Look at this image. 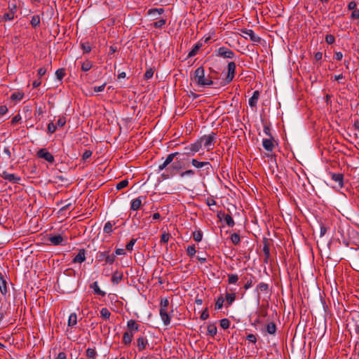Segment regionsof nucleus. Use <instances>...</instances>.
Listing matches in <instances>:
<instances>
[{"instance_id": "nucleus-1", "label": "nucleus", "mask_w": 359, "mask_h": 359, "mask_svg": "<svg viewBox=\"0 0 359 359\" xmlns=\"http://www.w3.org/2000/svg\"><path fill=\"white\" fill-rule=\"evenodd\" d=\"M194 80L197 85L201 86L213 84V81L210 78H205V70L203 67H200L195 70Z\"/></svg>"}, {"instance_id": "nucleus-2", "label": "nucleus", "mask_w": 359, "mask_h": 359, "mask_svg": "<svg viewBox=\"0 0 359 359\" xmlns=\"http://www.w3.org/2000/svg\"><path fill=\"white\" fill-rule=\"evenodd\" d=\"M215 139L216 134L214 133H211L208 135H203L197 141L198 142H200L201 147L203 146L204 148L209 151L214 148Z\"/></svg>"}, {"instance_id": "nucleus-3", "label": "nucleus", "mask_w": 359, "mask_h": 359, "mask_svg": "<svg viewBox=\"0 0 359 359\" xmlns=\"http://www.w3.org/2000/svg\"><path fill=\"white\" fill-rule=\"evenodd\" d=\"M236 72V64L234 62H230L228 63V72L227 75L223 82V86L229 83L235 76Z\"/></svg>"}, {"instance_id": "nucleus-4", "label": "nucleus", "mask_w": 359, "mask_h": 359, "mask_svg": "<svg viewBox=\"0 0 359 359\" xmlns=\"http://www.w3.org/2000/svg\"><path fill=\"white\" fill-rule=\"evenodd\" d=\"M216 55L223 58L232 59L234 57L235 53L231 49L222 46L217 50Z\"/></svg>"}, {"instance_id": "nucleus-5", "label": "nucleus", "mask_w": 359, "mask_h": 359, "mask_svg": "<svg viewBox=\"0 0 359 359\" xmlns=\"http://www.w3.org/2000/svg\"><path fill=\"white\" fill-rule=\"evenodd\" d=\"M37 156L53 163L55 161L53 156L46 149H41L37 152Z\"/></svg>"}, {"instance_id": "nucleus-6", "label": "nucleus", "mask_w": 359, "mask_h": 359, "mask_svg": "<svg viewBox=\"0 0 359 359\" xmlns=\"http://www.w3.org/2000/svg\"><path fill=\"white\" fill-rule=\"evenodd\" d=\"M0 176L11 182L18 184L20 181V177L14 174L8 173L6 171H3Z\"/></svg>"}, {"instance_id": "nucleus-7", "label": "nucleus", "mask_w": 359, "mask_h": 359, "mask_svg": "<svg viewBox=\"0 0 359 359\" xmlns=\"http://www.w3.org/2000/svg\"><path fill=\"white\" fill-rule=\"evenodd\" d=\"M201 149V147L200 142L196 141L194 144H191L190 146L185 147V150L187 151L185 154L189 156L194 155L195 153L199 151Z\"/></svg>"}, {"instance_id": "nucleus-8", "label": "nucleus", "mask_w": 359, "mask_h": 359, "mask_svg": "<svg viewBox=\"0 0 359 359\" xmlns=\"http://www.w3.org/2000/svg\"><path fill=\"white\" fill-rule=\"evenodd\" d=\"M179 154L178 152H175V153H172V154H170L169 155H168L166 159L165 160V161L158 165V170H164L169 164H170L172 161L174 160V158Z\"/></svg>"}, {"instance_id": "nucleus-9", "label": "nucleus", "mask_w": 359, "mask_h": 359, "mask_svg": "<svg viewBox=\"0 0 359 359\" xmlns=\"http://www.w3.org/2000/svg\"><path fill=\"white\" fill-rule=\"evenodd\" d=\"M191 164L194 167L196 168H205L206 170H209L212 168L211 164L208 161H198L196 159L191 160Z\"/></svg>"}, {"instance_id": "nucleus-10", "label": "nucleus", "mask_w": 359, "mask_h": 359, "mask_svg": "<svg viewBox=\"0 0 359 359\" xmlns=\"http://www.w3.org/2000/svg\"><path fill=\"white\" fill-rule=\"evenodd\" d=\"M242 32L245 35V38L248 36L250 39V40L253 42L258 43L261 41V38L257 36L252 29H245L242 30Z\"/></svg>"}, {"instance_id": "nucleus-11", "label": "nucleus", "mask_w": 359, "mask_h": 359, "mask_svg": "<svg viewBox=\"0 0 359 359\" xmlns=\"http://www.w3.org/2000/svg\"><path fill=\"white\" fill-rule=\"evenodd\" d=\"M274 140L273 137H271L269 139H264L262 145L263 147L268 151H272L274 148Z\"/></svg>"}, {"instance_id": "nucleus-12", "label": "nucleus", "mask_w": 359, "mask_h": 359, "mask_svg": "<svg viewBox=\"0 0 359 359\" xmlns=\"http://www.w3.org/2000/svg\"><path fill=\"white\" fill-rule=\"evenodd\" d=\"M159 313L163 324L165 325H168L170 323V316L168 314V311L163 309H160Z\"/></svg>"}, {"instance_id": "nucleus-13", "label": "nucleus", "mask_w": 359, "mask_h": 359, "mask_svg": "<svg viewBox=\"0 0 359 359\" xmlns=\"http://www.w3.org/2000/svg\"><path fill=\"white\" fill-rule=\"evenodd\" d=\"M218 217H219L220 219H224L229 226L232 227L234 226L235 223L231 215L219 212L218 214Z\"/></svg>"}, {"instance_id": "nucleus-14", "label": "nucleus", "mask_w": 359, "mask_h": 359, "mask_svg": "<svg viewBox=\"0 0 359 359\" xmlns=\"http://www.w3.org/2000/svg\"><path fill=\"white\" fill-rule=\"evenodd\" d=\"M259 97V92L258 90L254 91L252 96L249 100V105L252 107H255Z\"/></svg>"}, {"instance_id": "nucleus-15", "label": "nucleus", "mask_w": 359, "mask_h": 359, "mask_svg": "<svg viewBox=\"0 0 359 359\" xmlns=\"http://www.w3.org/2000/svg\"><path fill=\"white\" fill-rule=\"evenodd\" d=\"M123 273L121 271H116L111 277V281L114 284H118L119 282L123 279Z\"/></svg>"}, {"instance_id": "nucleus-16", "label": "nucleus", "mask_w": 359, "mask_h": 359, "mask_svg": "<svg viewBox=\"0 0 359 359\" xmlns=\"http://www.w3.org/2000/svg\"><path fill=\"white\" fill-rule=\"evenodd\" d=\"M137 342L139 351H142L143 350H144L148 344L147 339L143 337H139L137 340Z\"/></svg>"}, {"instance_id": "nucleus-17", "label": "nucleus", "mask_w": 359, "mask_h": 359, "mask_svg": "<svg viewBox=\"0 0 359 359\" xmlns=\"http://www.w3.org/2000/svg\"><path fill=\"white\" fill-rule=\"evenodd\" d=\"M90 287L93 290L94 293L97 295H100L102 297H104L106 294V292L101 290L99 287L98 283L97 281L93 282L90 285Z\"/></svg>"}, {"instance_id": "nucleus-18", "label": "nucleus", "mask_w": 359, "mask_h": 359, "mask_svg": "<svg viewBox=\"0 0 359 359\" xmlns=\"http://www.w3.org/2000/svg\"><path fill=\"white\" fill-rule=\"evenodd\" d=\"M351 259L353 265L359 271V248L353 252Z\"/></svg>"}, {"instance_id": "nucleus-19", "label": "nucleus", "mask_w": 359, "mask_h": 359, "mask_svg": "<svg viewBox=\"0 0 359 359\" xmlns=\"http://www.w3.org/2000/svg\"><path fill=\"white\" fill-rule=\"evenodd\" d=\"M0 291L3 295L7 293L6 280L4 276L0 273Z\"/></svg>"}, {"instance_id": "nucleus-20", "label": "nucleus", "mask_w": 359, "mask_h": 359, "mask_svg": "<svg viewBox=\"0 0 359 359\" xmlns=\"http://www.w3.org/2000/svg\"><path fill=\"white\" fill-rule=\"evenodd\" d=\"M86 259L85 250H80L77 255L74 258L73 262L74 263H82Z\"/></svg>"}, {"instance_id": "nucleus-21", "label": "nucleus", "mask_w": 359, "mask_h": 359, "mask_svg": "<svg viewBox=\"0 0 359 359\" xmlns=\"http://www.w3.org/2000/svg\"><path fill=\"white\" fill-rule=\"evenodd\" d=\"M332 179L338 183V185L340 188L343 187V180L344 176L341 173H334L332 176Z\"/></svg>"}, {"instance_id": "nucleus-22", "label": "nucleus", "mask_w": 359, "mask_h": 359, "mask_svg": "<svg viewBox=\"0 0 359 359\" xmlns=\"http://www.w3.org/2000/svg\"><path fill=\"white\" fill-rule=\"evenodd\" d=\"M49 241L54 245H58L62 243L63 241V238L60 235H56L53 236H50L49 238Z\"/></svg>"}, {"instance_id": "nucleus-23", "label": "nucleus", "mask_w": 359, "mask_h": 359, "mask_svg": "<svg viewBox=\"0 0 359 359\" xmlns=\"http://www.w3.org/2000/svg\"><path fill=\"white\" fill-rule=\"evenodd\" d=\"M133 337V332H126L123 336V342L126 345H129V344H130V343L132 341Z\"/></svg>"}, {"instance_id": "nucleus-24", "label": "nucleus", "mask_w": 359, "mask_h": 359, "mask_svg": "<svg viewBox=\"0 0 359 359\" xmlns=\"http://www.w3.org/2000/svg\"><path fill=\"white\" fill-rule=\"evenodd\" d=\"M127 327L129 330L128 332H133V331H137L139 330V325L134 320H128Z\"/></svg>"}, {"instance_id": "nucleus-25", "label": "nucleus", "mask_w": 359, "mask_h": 359, "mask_svg": "<svg viewBox=\"0 0 359 359\" xmlns=\"http://www.w3.org/2000/svg\"><path fill=\"white\" fill-rule=\"evenodd\" d=\"M164 13V9L162 8H151L148 11V15H151L153 17H156V15H161Z\"/></svg>"}, {"instance_id": "nucleus-26", "label": "nucleus", "mask_w": 359, "mask_h": 359, "mask_svg": "<svg viewBox=\"0 0 359 359\" xmlns=\"http://www.w3.org/2000/svg\"><path fill=\"white\" fill-rule=\"evenodd\" d=\"M142 205V200L140 198H137L131 202V209L133 210H137Z\"/></svg>"}, {"instance_id": "nucleus-27", "label": "nucleus", "mask_w": 359, "mask_h": 359, "mask_svg": "<svg viewBox=\"0 0 359 359\" xmlns=\"http://www.w3.org/2000/svg\"><path fill=\"white\" fill-rule=\"evenodd\" d=\"M202 43H196L194 48L191 49V50L188 54V57H192L195 56L198 51V50L201 48Z\"/></svg>"}, {"instance_id": "nucleus-28", "label": "nucleus", "mask_w": 359, "mask_h": 359, "mask_svg": "<svg viewBox=\"0 0 359 359\" xmlns=\"http://www.w3.org/2000/svg\"><path fill=\"white\" fill-rule=\"evenodd\" d=\"M77 323V316L76 313H72L68 319V326L72 327L76 325Z\"/></svg>"}, {"instance_id": "nucleus-29", "label": "nucleus", "mask_w": 359, "mask_h": 359, "mask_svg": "<svg viewBox=\"0 0 359 359\" xmlns=\"http://www.w3.org/2000/svg\"><path fill=\"white\" fill-rule=\"evenodd\" d=\"M266 332L270 334H274L276 332V325L274 323H270L266 326Z\"/></svg>"}, {"instance_id": "nucleus-30", "label": "nucleus", "mask_w": 359, "mask_h": 359, "mask_svg": "<svg viewBox=\"0 0 359 359\" xmlns=\"http://www.w3.org/2000/svg\"><path fill=\"white\" fill-rule=\"evenodd\" d=\"M207 331L208 334L214 337L217 334V329L215 324H210L208 326Z\"/></svg>"}, {"instance_id": "nucleus-31", "label": "nucleus", "mask_w": 359, "mask_h": 359, "mask_svg": "<svg viewBox=\"0 0 359 359\" xmlns=\"http://www.w3.org/2000/svg\"><path fill=\"white\" fill-rule=\"evenodd\" d=\"M115 224V223H111V222H107L104 226V232L106 233H110L112 232L113 229L112 227Z\"/></svg>"}, {"instance_id": "nucleus-32", "label": "nucleus", "mask_w": 359, "mask_h": 359, "mask_svg": "<svg viewBox=\"0 0 359 359\" xmlns=\"http://www.w3.org/2000/svg\"><path fill=\"white\" fill-rule=\"evenodd\" d=\"M257 290L258 292H267L269 290V285L265 283H260L257 285Z\"/></svg>"}, {"instance_id": "nucleus-33", "label": "nucleus", "mask_w": 359, "mask_h": 359, "mask_svg": "<svg viewBox=\"0 0 359 359\" xmlns=\"http://www.w3.org/2000/svg\"><path fill=\"white\" fill-rule=\"evenodd\" d=\"M92 67V63L89 60H86L81 65V70L83 72H87L90 70Z\"/></svg>"}, {"instance_id": "nucleus-34", "label": "nucleus", "mask_w": 359, "mask_h": 359, "mask_svg": "<svg viewBox=\"0 0 359 359\" xmlns=\"http://www.w3.org/2000/svg\"><path fill=\"white\" fill-rule=\"evenodd\" d=\"M203 238V233L201 231H196L193 233V238L196 242H200Z\"/></svg>"}, {"instance_id": "nucleus-35", "label": "nucleus", "mask_w": 359, "mask_h": 359, "mask_svg": "<svg viewBox=\"0 0 359 359\" xmlns=\"http://www.w3.org/2000/svg\"><path fill=\"white\" fill-rule=\"evenodd\" d=\"M100 315L104 319H109L111 316V313L107 308H102L100 311Z\"/></svg>"}, {"instance_id": "nucleus-36", "label": "nucleus", "mask_w": 359, "mask_h": 359, "mask_svg": "<svg viewBox=\"0 0 359 359\" xmlns=\"http://www.w3.org/2000/svg\"><path fill=\"white\" fill-rule=\"evenodd\" d=\"M238 280V276L236 274H228V283L229 284H235Z\"/></svg>"}, {"instance_id": "nucleus-37", "label": "nucleus", "mask_w": 359, "mask_h": 359, "mask_svg": "<svg viewBox=\"0 0 359 359\" xmlns=\"http://www.w3.org/2000/svg\"><path fill=\"white\" fill-rule=\"evenodd\" d=\"M224 299L222 296H220L215 302V309L219 310L222 308Z\"/></svg>"}, {"instance_id": "nucleus-38", "label": "nucleus", "mask_w": 359, "mask_h": 359, "mask_svg": "<svg viewBox=\"0 0 359 359\" xmlns=\"http://www.w3.org/2000/svg\"><path fill=\"white\" fill-rule=\"evenodd\" d=\"M236 299V294L234 293H226V300L229 305H231Z\"/></svg>"}, {"instance_id": "nucleus-39", "label": "nucleus", "mask_w": 359, "mask_h": 359, "mask_svg": "<svg viewBox=\"0 0 359 359\" xmlns=\"http://www.w3.org/2000/svg\"><path fill=\"white\" fill-rule=\"evenodd\" d=\"M30 22L34 27H37L40 24V17L39 15H33Z\"/></svg>"}, {"instance_id": "nucleus-40", "label": "nucleus", "mask_w": 359, "mask_h": 359, "mask_svg": "<svg viewBox=\"0 0 359 359\" xmlns=\"http://www.w3.org/2000/svg\"><path fill=\"white\" fill-rule=\"evenodd\" d=\"M128 185V180H123L121 182H119L116 185V188L118 190L122 189L125 187H126Z\"/></svg>"}, {"instance_id": "nucleus-41", "label": "nucleus", "mask_w": 359, "mask_h": 359, "mask_svg": "<svg viewBox=\"0 0 359 359\" xmlns=\"http://www.w3.org/2000/svg\"><path fill=\"white\" fill-rule=\"evenodd\" d=\"M181 168V166L180 165H176L175 163H173L170 167V168H168V170H170V175H174L176 174L177 171H178Z\"/></svg>"}, {"instance_id": "nucleus-42", "label": "nucleus", "mask_w": 359, "mask_h": 359, "mask_svg": "<svg viewBox=\"0 0 359 359\" xmlns=\"http://www.w3.org/2000/svg\"><path fill=\"white\" fill-rule=\"evenodd\" d=\"M57 79L59 80H62L65 75V69L63 68L58 69L55 72Z\"/></svg>"}, {"instance_id": "nucleus-43", "label": "nucleus", "mask_w": 359, "mask_h": 359, "mask_svg": "<svg viewBox=\"0 0 359 359\" xmlns=\"http://www.w3.org/2000/svg\"><path fill=\"white\" fill-rule=\"evenodd\" d=\"M220 326L226 330L228 329L230 326V321L227 318H224L220 320Z\"/></svg>"}, {"instance_id": "nucleus-44", "label": "nucleus", "mask_w": 359, "mask_h": 359, "mask_svg": "<svg viewBox=\"0 0 359 359\" xmlns=\"http://www.w3.org/2000/svg\"><path fill=\"white\" fill-rule=\"evenodd\" d=\"M231 240L233 244L238 245L240 243V236L238 233H234L231 234Z\"/></svg>"}, {"instance_id": "nucleus-45", "label": "nucleus", "mask_w": 359, "mask_h": 359, "mask_svg": "<svg viewBox=\"0 0 359 359\" xmlns=\"http://www.w3.org/2000/svg\"><path fill=\"white\" fill-rule=\"evenodd\" d=\"M168 305H169V302L167 298L161 299V303H160V306H161L160 309H163L168 310Z\"/></svg>"}, {"instance_id": "nucleus-46", "label": "nucleus", "mask_w": 359, "mask_h": 359, "mask_svg": "<svg viewBox=\"0 0 359 359\" xmlns=\"http://www.w3.org/2000/svg\"><path fill=\"white\" fill-rule=\"evenodd\" d=\"M95 355H96V351H95V350L94 348H88L86 350V355L88 358H95Z\"/></svg>"}, {"instance_id": "nucleus-47", "label": "nucleus", "mask_w": 359, "mask_h": 359, "mask_svg": "<svg viewBox=\"0 0 359 359\" xmlns=\"http://www.w3.org/2000/svg\"><path fill=\"white\" fill-rule=\"evenodd\" d=\"M166 22L164 19H161L154 23V27L156 28H161Z\"/></svg>"}, {"instance_id": "nucleus-48", "label": "nucleus", "mask_w": 359, "mask_h": 359, "mask_svg": "<svg viewBox=\"0 0 359 359\" xmlns=\"http://www.w3.org/2000/svg\"><path fill=\"white\" fill-rule=\"evenodd\" d=\"M3 18L5 20H11L14 18V12L10 11L9 13H4Z\"/></svg>"}, {"instance_id": "nucleus-49", "label": "nucleus", "mask_w": 359, "mask_h": 359, "mask_svg": "<svg viewBox=\"0 0 359 359\" xmlns=\"http://www.w3.org/2000/svg\"><path fill=\"white\" fill-rule=\"evenodd\" d=\"M136 241H137V239L132 238L130 241V242L126 245V250H128V251L133 250V245H135Z\"/></svg>"}, {"instance_id": "nucleus-50", "label": "nucleus", "mask_w": 359, "mask_h": 359, "mask_svg": "<svg viewBox=\"0 0 359 359\" xmlns=\"http://www.w3.org/2000/svg\"><path fill=\"white\" fill-rule=\"evenodd\" d=\"M187 252L188 255L194 256L196 254L195 246L194 245L188 246V248L187 249Z\"/></svg>"}, {"instance_id": "nucleus-51", "label": "nucleus", "mask_w": 359, "mask_h": 359, "mask_svg": "<svg viewBox=\"0 0 359 359\" xmlns=\"http://www.w3.org/2000/svg\"><path fill=\"white\" fill-rule=\"evenodd\" d=\"M81 48L84 53H89L91 50V46L89 43H81Z\"/></svg>"}, {"instance_id": "nucleus-52", "label": "nucleus", "mask_w": 359, "mask_h": 359, "mask_svg": "<svg viewBox=\"0 0 359 359\" xmlns=\"http://www.w3.org/2000/svg\"><path fill=\"white\" fill-rule=\"evenodd\" d=\"M154 72L151 68L147 69L144 75V79H151L154 75Z\"/></svg>"}, {"instance_id": "nucleus-53", "label": "nucleus", "mask_w": 359, "mask_h": 359, "mask_svg": "<svg viewBox=\"0 0 359 359\" xmlns=\"http://www.w3.org/2000/svg\"><path fill=\"white\" fill-rule=\"evenodd\" d=\"M115 261V255H109L106 256V263H109L110 264H113Z\"/></svg>"}, {"instance_id": "nucleus-54", "label": "nucleus", "mask_w": 359, "mask_h": 359, "mask_svg": "<svg viewBox=\"0 0 359 359\" xmlns=\"http://www.w3.org/2000/svg\"><path fill=\"white\" fill-rule=\"evenodd\" d=\"M253 279H254V277L252 276H250V279L247 280L246 283L244 285V288L245 290H248L252 286Z\"/></svg>"}, {"instance_id": "nucleus-55", "label": "nucleus", "mask_w": 359, "mask_h": 359, "mask_svg": "<svg viewBox=\"0 0 359 359\" xmlns=\"http://www.w3.org/2000/svg\"><path fill=\"white\" fill-rule=\"evenodd\" d=\"M334 40H335L334 36L332 34H327L325 36V41L328 44H332L334 42Z\"/></svg>"}, {"instance_id": "nucleus-56", "label": "nucleus", "mask_w": 359, "mask_h": 359, "mask_svg": "<svg viewBox=\"0 0 359 359\" xmlns=\"http://www.w3.org/2000/svg\"><path fill=\"white\" fill-rule=\"evenodd\" d=\"M23 95L20 93H13L11 95V99L13 100H20L22 99Z\"/></svg>"}, {"instance_id": "nucleus-57", "label": "nucleus", "mask_w": 359, "mask_h": 359, "mask_svg": "<svg viewBox=\"0 0 359 359\" xmlns=\"http://www.w3.org/2000/svg\"><path fill=\"white\" fill-rule=\"evenodd\" d=\"M65 123H66L65 118V117H60V118H58L56 125L58 127H62V126H64L65 125Z\"/></svg>"}, {"instance_id": "nucleus-58", "label": "nucleus", "mask_w": 359, "mask_h": 359, "mask_svg": "<svg viewBox=\"0 0 359 359\" xmlns=\"http://www.w3.org/2000/svg\"><path fill=\"white\" fill-rule=\"evenodd\" d=\"M169 238H170V234L168 233H163L161 235V243H167L169 240Z\"/></svg>"}, {"instance_id": "nucleus-59", "label": "nucleus", "mask_w": 359, "mask_h": 359, "mask_svg": "<svg viewBox=\"0 0 359 359\" xmlns=\"http://www.w3.org/2000/svg\"><path fill=\"white\" fill-rule=\"evenodd\" d=\"M194 171L193 170H187L184 172H182L181 174H180V176L181 177H185V176H192L194 175Z\"/></svg>"}, {"instance_id": "nucleus-60", "label": "nucleus", "mask_w": 359, "mask_h": 359, "mask_svg": "<svg viewBox=\"0 0 359 359\" xmlns=\"http://www.w3.org/2000/svg\"><path fill=\"white\" fill-rule=\"evenodd\" d=\"M209 317V313H208V308H206L201 313V319L204 320H206L208 319Z\"/></svg>"}, {"instance_id": "nucleus-61", "label": "nucleus", "mask_w": 359, "mask_h": 359, "mask_svg": "<svg viewBox=\"0 0 359 359\" xmlns=\"http://www.w3.org/2000/svg\"><path fill=\"white\" fill-rule=\"evenodd\" d=\"M48 130L50 133H53L56 130V126L53 123H48Z\"/></svg>"}, {"instance_id": "nucleus-62", "label": "nucleus", "mask_w": 359, "mask_h": 359, "mask_svg": "<svg viewBox=\"0 0 359 359\" xmlns=\"http://www.w3.org/2000/svg\"><path fill=\"white\" fill-rule=\"evenodd\" d=\"M246 339H247L249 341H250V342H252V343H254V344H255V343H256V341H257V338H256L255 335V334H249L247 336Z\"/></svg>"}, {"instance_id": "nucleus-63", "label": "nucleus", "mask_w": 359, "mask_h": 359, "mask_svg": "<svg viewBox=\"0 0 359 359\" xmlns=\"http://www.w3.org/2000/svg\"><path fill=\"white\" fill-rule=\"evenodd\" d=\"M91 155H92V151L90 150H86L83 154L82 158H83V160H86V159L89 158L91 156Z\"/></svg>"}, {"instance_id": "nucleus-64", "label": "nucleus", "mask_w": 359, "mask_h": 359, "mask_svg": "<svg viewBox=\"0 0 359 359\" xmlns=\"http://www.w3.org/2000/svg\"><path fill=\"white\" fill-rule=\"evenodd\" d=\"M351 18L353 19H359V10L355 9L351 13Z\"/></svg>"}]
</instances>
